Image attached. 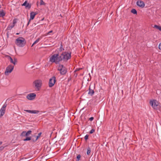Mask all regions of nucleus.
I'll list each match as a JSON object with an SVG mask.
<instances>
[{
  "label": "nucleus",
  "mask_w": 161,
  "mask_h": 161,
  "mask_svg": "<svg viewBox=\"0 0 161 161\" xmlns=\"http://www.w3.org/2000/svg\"><path fill=\"white\" fill-rule=\"evenodd\" d=\"M71 53L70 52H63L60 53L59 52L52 55L49 59V61L52 63H54L57 64H59L63 61L67 62L69 59L71 58Z\"/></svg>",
  "instance_id": "obj_1"
},
{
  "label": "nucleus",
  "mask_w": 161,
  "mask_h": 161,
  "mask_svg": "<svg viewBox=\"0 0 161 161\" xmlns=\"http://www.w3.org/2000/svg\"><path fill=\"white\" fill-rule=\"evenodd\" d=\"M15 43L19 47H23L25 45L26 41L24 38L19 37L16 39Z\"/></svg>",
  "instance_id": "obj_2"
},
{
  "label": "nucleus",
  "mask_w": 161,
  "mask_h": 161,
  "mask_svg": "<svg viewBox=\"0 0 161 161\" xmlns=\"http://www.w3.org/2000/svg\"><path fill=\"white\" fill-rule=\"evenodd\" d=\"M157 102L155 100H151L150 101V104L151 105L153 108L156 110L158 109L160 110V106H161V104H157Z\"/></svg>",
  "instance_id": "obj_3"
},
{
  "label": "nucleus",
  "mask_w": 161,
  "mask_h": 161,
  "mask_svg": "<svg viewBox=\"0 0 161 161\" xmlns=\"http://www.w3.org/2000/svg\"><path fill=\"white\" fill-rule=\"evenodd\" d=\"M14 66L12 65H9L6 68L5 72V74L6 75H8L11 73L13 70Z\"/></svg>",
  "instance_id": "obj_4"
},
{
  "label": "nucleus",
  "mask_w": 161,
  "mask_h": 161,
  "mask_svg": "<svg viewBox=\"0 0 161 161\" xmlns=\"http://www.w3.org/2000/svg\"><path fill=\"white\" fill-rule=\"evenodd\" d=\"M56 81V77L53 76L52 78L49 79L48 85L50 87H53Z\"/></svg>",
  "instance_id": "obj_5"
},
{
  "label": "nucleus",
  "mask_w": 161,
  "mask_h": 161,
  "mask_svg": "<svg viewBox=\"0 0 161 161\" xmlns=\"http://www.w3.org/2000/svg\"><path fill=\"white\" fill-rule=\"evenodd\" d=\"M33 84L35 85V87L39 90L42 86V81L40 80H37L33 82Z\"/></svg>",
  "instance_id": "obj_6"
},
{
  "label": "nucleus",
  "mask_w": 161,
  "mask_h": 161,
  "mask_svg": "<svg viewBox=\"0 0 161 161\" xmlns=\"http://www.w3.org/2000/svg\"><path fill=\"white\" fill-rule=\"evenodd\" d=\"M38 14L37 12H31L30 13V18L28 22V23L27 24V26H28L30 23V20H33L34 19L35 16Z\"/></svg>",
  "instance_id": "obj_7"
},
{
  "label": "nucleus",
  "mask_w": 161,
  "mask_h": 161,
  "mask_svg": "<svg viewBox=\"0 0 161 161\" xmlns=\"http://www.w3.org/2000/svg\"><path fill=\"white\" fill-rule=\"evenodd\" d=\"M6 57L8 58L9 60L10 61L11 63L13 64L14 65H16L18 62L17 59L16 58H14V60H13V58L7 55Z\"/></svg>",
  "instance_id": "obj_8"
},
{
  "label": "nucleus",
  "mask_w": 161,
  "mask_h": 161,
  "mask_svg": "<svg viewBox=\"0 0 161 161\" xmlns=\"http://www.w3.org/2000/svg\"><path fill=\"white\" fill-rule=\"evenodd\" d=\"M36 96V95L35 93H31L27 95L26 98L28 100H33L35 98Z\"/></svg>",
  "instance_id": "obj_9"
},
{
  "label": "nucleus",
  "mask_w": 161,
  "mask_h": 161,
  "mask_svg": "<svg viewBox=\"0 0 161 161\" xmlns=\"http://www.w3.org/2000/svg\"><path fill=\"white\" fill-rule=\"evenodd\" d=\"M23 140L24 141H31V142H36V140L31 136H26L25 138Z\"/></svg>",
  "instance_id": "obj_10"
},
{
  "label": "nucleus",
  "mask_w": 161,
  "mask_h": 161,
  "mask_svg": "<svg viewBox=\"0 0 161 161\" xmlns=\"http://www.w3.org/2000/svg\"><path fill=\"white\" fill-rule=\"evenodd\" d=\"M136 5L139 7L143 8L145 7V3L142 1L138 0L136 2Z\"/></svg>",
  "instance_id": "obj_11"
},
{
  "label": "nucleus",
  "mask_w": 161,
  "mask_h": 161,
  "mask_svg": "<svg viewBox=\"0 0 161 161\" xmlns=\"http://www.w3.org/2000/svg\"><path fill=\"white\" fill-rule=\"evenodd\" d=\"M58 70L60 71V73L61 75H65L67 72V68L58 69Z\"/></svg>",
  "instance_id": "obj_12"
},
{
  "label": "nucleus",
  "mask_w": 161,
  "mask_h": 161,
  "mask_svg": "<svg viewBox=\"0 0 161 161\" xmlns=\"http://www.w3.org/2000/svg\"><path fill=\"white\" fill-rule=\"evenodd\" d=\"M24 111L27 112L31 113V114H38L39 111L36 110H24Z\"/></svg>",
  "instance_id": "obj_13"
},
{
  "label": "nucleus",
  "mask_w": 161,
  "mask_h": 161,
  "mask_svg": "<svg viewBox=\"0 0 161 161\" xmlns=\"http://www.w3.org/2000/svg\"><path fill=\"white\" fill-rule=\"evenodd\" d=\"M5 113V110H3L1 109L0 110V118L3 116L4 114Z\"/></svg>",
  "instance_id": "obj_14"
},
{
  "label": "nucleus",
  "mask_w": 161,
  "mask_h": 161,
  "mask_svg": "<svg viewBox=\"0 0 161 161\" xmlns=\"http://www.w3.org/2000/svg\"><path fill=\"white\" fill-rule=\"evenodd\" d=\"M95 92L92 89L89 91L88 94L91 96H92L94 93Z\"/></svg>",
  "instance_id": "obj_15"
},
{
  "label": "nucleus",
  "mask_w": 161,
  "mask_h": 161,
  "mask_svg": "<svg viewBox=\"0 0 161 161\" xmlns=\"http://www.w3.org/2000/svg\"><path fill=\"white\" fill-rule=\"evenodd\" d=\"M59 65H58V69H66L65 67L64 66L63 64H60V63L59 64H58Z\"/></svg>",
  "instance_id": "obj_16"
},
{
  "label": "nucleus",
  "mask_w": 161,
  "mask_h": 161,
  "mask_svg": "<svg viewBox=\"0 0 161 161\" xmlns=\"http://www.w3.org/2000/svg\"><path fill=\"white\" fill-rule=\"evenodd\" d=\"M31 3H28L26 6H25V8L26 9H30L31 7Z\"/></svg>",
  "instance_id": "obj_17"
},
{
  "label": "nucleus",
  "mask_w": 161,
  "mask_h": 161,
  "mask_svg": "<svg viewBox=\"0 0 161 161\" xmlns=\"http://www.w3.org/2000/svg\"><path fill=\"white\" fill-rule=\"evenodd\" d=\"M42 134V132H40L38 134V136H34L36 138L35 139V140H36V142L38 140V139L40 137L41 135Z\"/></svg>",
  "instance_id": "obj_18"
},
{
  "label": "nucleus",
  "mask_w": 161,
  "mask_h": 161,
  "mask_svg": "<svg viewBox=\"0 0 161 161\" xmlns=\"http://www.w3.org/2000/svg\"><path fill=\"white\" fill-rule=\"evenodd\" d=\"M26 131H23L20 134V136L22 137H25L26 136V134H25Z\"/></svg>",
  "instance_id": "obj_19"
},
{
  "label": "nucleus",
  "mask_w": 161,
  "mask_h": 161,
  "mask_svg": "<svg viewBox=\"0 0 161 161\" xmlns=\"http://www.w3.org/2000/svg\"><path fill=\"white\" fill-rule=\"evenodd\" d=\"M154 27L158 29L159 31H161V26H159L157 25H154Z\"/></svg>",
  "instance_id": "obj_20"
},
{
  "label": "nucleus",
  "mask_w": 161,
  "mask_h": 161,
  "mask_svg": "<svg viewBox=\"0 0 161 161\" xmlns=\"http://www.w3.org/2000/svg\"><path fill=\"white\" fill-rule=\"evenodd\" d=\"M5 13L4 12L3 10L0 11V17H3L5 15Z\"/></svg>",
  "instance_id": "obj_21"
},
{
  "label": "nucleus",
  "mask_w": 161,
  "mask_h": 161,
  "mask_svg": "<svg viewBox=\"0 0 161 161\" xmlns=\"http://www.w3.org/2000/svg\"><path fill=\"white\" fill-rule=\"evenodd\" d=\"M131 12L134 14H137V12L135 9L133 8L131 10Z\"/></svg>",
  "instance_id": "obj_22"
},
{
  "label": "nucleus",
  "mask_w": 161,
  "mask_h": 161,
  "mask_svg": "<svg viewBox=\"0 0 161 161\" xmlns=\"http://www.w3.org/2000/svg\"><path fill=\"white\" fill-rule=\"evenodd\" d=\"M14 25H9L8 26L7 28V30H11L13 27H14Z\"/></svg>",
  "instance_id": "obj_23"
},
{
  "label": "nucleus",
  "mask_w": 161,
  "mask_h": 161,
  "mask_svg": "<svg viewBox=\"0 0 161 161\" xmlns=\"http://www.w3.org/2000/svg\"><path fill=\"white\" fill-rule=\"evenodd\" d=\"M91 152V148L89 147H88L87 149V151L86 153L87 155H89L90 154Z\"/></svg>",
  "instance_id": "obj_24"
},
{
  "label": "nucleus",
  "mask_w": 161,
  "mask_h": 161,
  "mask_svg": "<svg viewBox=\"0 0 161 161\" xmlns=\"http://www.w3.org/2000/svg\"><path fill=\"white\" fill-rule=\"evenodd\" d=\"M32 131L31 130H29L27 132L26 131L25 134L26 136H29L30 134H31Z\"/></svg>",
  "instance_id": "obj_25"
},
{
  "label": "nucleus",
  "mask_w": 161,
  "mask_h": 161,
  "mask_svg": "<svg viewBox=\"0 0 161 161\" xmlns=\"http://www.w3.org/2000/svg\"><path fill=\"white\" fill-rule=\"evenodd\" d=\"M81 158V155L80 154H78L77 155L76 157V161H79L80 160Z\"/></svg>",
  "instance_id": "obj_26"
},
{
  "label": "nucleus",
  "mask_w": 161,
  "mask_h": 161,
  "mask_svg": "<svg viewBox=\"0 0 161 161\" xmlns=\"http://www.w3.org/2000/svg\"><path fill=\"white\" fill-rule=\"evenodd\" d=\"M18 20V19L15 18L13 20V23L12 25H14V26L15 24L17 23V20Z\"/></svg>",
  "instance_id": "obj_27"
},
{
  "label": "nucleus",
  "mask_w": 161,
  "mask_h": 161,
  "mask_svg": "<svg viewBox=\"0 0 161 161\" xmlns=\"http://www.w3.org/2000/svg\"><path fill=\"white\" fill-rule=\"evenodd\" d=\"M91 86H92V87H93V88L94 89L95 88V84H94L93 85H92L91 84H90V85L89 86V91L90 90H91L92 89L91 88Z\"/></svg>",
  "instance_id": "obj_28"
},
{
  "label": "nucleus",
  "mask_w": 161,
  "mask_h": 161,
  "mask_svg": "<svg viewBox=\"0 0 161 161\" xmlns=\"http://www.w3.org/2000/svg\"><path fill=\"white\" fill-rule=\"evenodd\" d=\"M7 106V104H6V102L3 105L2 108H1V109H3V110H5V108Z\"/></svg>",
  "instance_id": "obj_29"
},
{
  "label": "nucleus",
  "mask_w": 161,
  "mask_h": 161,
  "mask_svg": "<svg viewBox=\"0 0 161 161\" xmlns=\"http://www.w3.org/2000/svg\"><path fill=\"white\" fill-rule=\"evenodd\" d=\"M40 5H46V3H45L43 1V0H40Z\"/></svg>",
  "instance_id": "obj_30"
},
{
  "label": "nucleus",
  "mask_w": 161,
  "mask_h": 161,
  "mask_svg": "<svg viewBox=\"0 0 161 161\" xmlns=\"http://www.w3.org/2000/svg\"><path fill=\"white\" fill-rule=\"evenodd\" d=\"M40 40V38H39L37 39V40L35 41L34 42V44H36L37 43V42H38L39 40Z\"/></svg>",
  "instance_id": "obj_31"
},
{
  "label": "nucleus",
  "mask_w": 161,
  "mask_h": 161,
  "mask_svg": "<svg viewBox=\"0 0 161 161\" xmlns=\"http://www.w3.org/2000/svg\"><path fill=\"white\" fill-rule=\"evenodd\" d=\"M28 3V2L27 1H25L24 3H23L22 4V6H25V7L26 5Z\"/></svg>",
  "instance_id": "obj_32"
},
{
  "label": "nucleus",
  "mask_w": 161,
  "mask_h": 161,
  "mask_svg": "<svg viewBox=\"0 0 161 161\" xmlns=\"http://www.w3.org/2000/svg\"><path fill=\"white\" fill-rule=\"evenodd\" d=\"M88 137L89 135H86L85 136L84 138L86 141L88 139Z\"/></svg>",
  "instance_id": "obj_33"
},
{
  "label": "nucleus",
  "mask_w": 161,
  "mask_h": 161,
  "mask_svg": "<svg viewBox=\"0 0 161 161\" xmlns=\"http://www.w3.org/2000/svg\"><path fill=\"white\" fill-rule=\"evenodd\" d=\"M95 130L94 129H92L89 132V133L90 134H92L94 132Z\"/></svg>",
  "instance_id": "obj_34"
},
{
  "label": "nucleus",
  "mask_w": 161,
  "mask_h": 161,
  "mask_svg": "<svg viewBox=\"0 0 161 161\" xmlns=\"http://www.w3.org/2000/svg\"><path fill=\"white\" fill-rule=\"evenodd\" d=\"M59 50L60 52H61L64 50V49L63 47H60L59 49Z\"/></svg>",
  "instance_id": "obj_35"
},
{
  "label": "nucleus",
  "mask_w": 161,
  "mask_h": 161,
  "mask_svg": "<svg viewBox=\"0 0 161 161\" xmlns=\"http://www.w3.org/2000/svg\"><path fill=\"white\" fill-rule=\"evenodd\" d=\"M93 119H94L93 117H91L89 118V120L91 121H92L93 120Z\"/></svg>",
  "instance_id": "obj_36"
},
{
  "label": "nucleus",
  "mask_w": 161,
  "mask_h": 161,
  "mask_svg": "<svg viewBox=\"0 0 161 161\" xmlns=\"http://www.w3.org/2000/svg\"><path fill=\"white\" fill-rule=\"evenodd\" d=\"M158 48L160 50H161V42L159 45Z\"/></svg>",
  "instance_id": "obj_37"
},
{
  "label": "nucleus",
  "mask_w": 161,
  "mask_h": 161,
  "mask_svg": "<svg viewBox=\"0 0 161 161\" xmlns=\"http://www.w3.org/2000/svg\"><path fill=\"white\" fill-rule=\"evenodd\" d=\"M81 69L80 68H79V69H77L75 71H74V72H76V71H79V70H80V69Z\"/></svg>",
  "instance_id": "obj_38"
},
{
  "label": "nucleus",
  "mask_w": 161,
  "mask_h": 161,
  "mask_svg": "<svg viewBox=\"0 0 161 161\" xmlns=\"http://www.w3.org/2000/svg\"><path fill=\"white\" fill-rule=\"evenodd\" d=\"M52 32H53V31L52 30L50 31L49 32H48L47 33V34H49L50 33H52Z\"/></svg>",
  "instance_id": "obj_39"
},
{
  "label": "nucleus",
  "mask_w": 161,
  "mask_h": 161,
  "mask_svg": "<svg viewBox=\"0 0 161 161\" xmlns=\"http://www.w3.org/2000/svg\"><path fill=\"white\" fill-rule=\"evenodd\" d=\"M9 32L8 31L7 32V37L8 38L9 37V34H8Z\"/></svg>",
  "instance_id": "obj_40"
},
{
  "label": "nucleus",
  "mask_w": 161,
  "mask_h": 161,
  "mask_svg": "<svg viewBox=\"0 0 161 161\" xmlns=\"http://www.w3.org/2000/svg\"><path fill=\"white\" fill-rule=\"evenodd\" d=\"M71 80V77H69L68 79V81H70V80Z\"/></svg>",
  "instance_id": "obj_41"
},
{
  "label": "nucleus",
  "mask_w": 161,
  "mask_h": 161,
  "mask_svg": "<svg viewBox=\"0 0 161 161\" xmlns=\"http://www.w3.org/2000/svg\"><path fill=\"white\" fill-rule=\"evenodd\" d=\"M60 47H63V45H62V43H61V44H60Z\"/></svg>",
  "instance_id": "obj_42"
},
{
  "label": "nucleus",
  "mask_w": 161,
  "mask_h": 161,
  "mask_svg": "<svg viewBox=\"0 0 161 161\" xmlns=\"http://www.w3.org/2000/svg\"><path fill=\"white\" fill-rule=\"evenodd\" d=\"M44 18H43V19H41V21H43V20H44Z\"/></svg>",
  "instance_id": "obj_43"
},
{
  "label": "nucleus",
  "mask_w": 161,
  "mask_h": 161,
  "mask_svg": "<svg viewBox=\"0 0 161 161\" xmlns=\"http://www.w3.org/2000/svg\"><path fill=\"white\" fill-rule=\"evenodd\" d=\"M2 143V142H0V145Z\"/></svg>",
  "instance_id": "obj_44"
},
{
  "label": "nucleus",
  "mask_w": 161,
  "mask_h": 161,
  "mask_svg": "<svg viewBox=\"0 0 161 161\" xmlns=\"http://www.w3.org/2000/svg\"><path fill=\"white\" fill-rule=\"evenodd\" d=\"M75 76H77V74H75Z\"/></svg>",
  "instance_id": "obj_45"
},
{
  "label": "nucleus",
  "mask_w": 161,
  "mask_h": 161,
  "mask_svg": "<svg viewBox=\"0 0 161 161\" xmlns=\"http://www.w3.org/2000/svg\"><path fill=\"white\" fill-rule=\"evenodd\" d=\"M34 45H35V44H34V43H33L32 44V46H31V47H33V46H34Z\"/></svg>",
  "instance_id": "obj_46"
},
{
  "label": "nucleus",
  "mask_w": 161,
  "mask_h": 161,
  "mask_svg": "<svg viewBox=\"0 0 161 161\" xmlns=\"http://www.w3.org/2000/svg\"><path fill=\"white\" fill-rule=\"evenodd\" d=\"M19 34V33H17L16 34V35H18Z\"/></svg>",
  "instance_id": "obj_47"
},
{
  "label": "nucleus",
  "mask_w": 161,
  "mask_h": 161,
  "mask_svg": "<svg viewBox=\"0 0 161 161\" xmlns=\"http://www.w3.org/2000/svg\"><path fill=\"white\" fill-rule=\"evenodd\" d=\"M160 110H161V106H160Z\"/></svg>",
  "instance_id": "obj_48"
},
{
  "label": "nucleus",
  "mask_w": 161,
  "mask_h": 161,
  "mask_svg": "<svg viewBox=\"0 0 161 161\" xmlns=\"http://www.w3.org/2000/svg\"><path fill=\"white\" fill-rule=\"evenodd\" d=\"M99 18H98V19H98V20H99Z\"/></svg>",
  "instance_id": "obj_49"
},
{
  "label": "nucleus",
  "mask_w": 161,
  "mask_h": 161,
  "mask_svg": "<svg viewBox=\"0 0 161 161\" xmlns=\"http://www.w3.org/2000/svg\"><path fill=\"white\" fill-rule=\"evenodd\" d=\"M99 18H98V19H98V20H99Z\"/></svg>",
  "instance_id": "obj_50"
}]
</instances>
